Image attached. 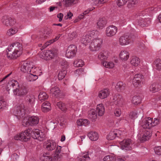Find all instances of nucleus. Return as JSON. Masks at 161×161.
<instances>
[{"instance_id":"46","label":"nucleus","mask_w":161,"mask_h":161,"mask_svg":"<svg viewBox=\"0 0 161 161\" xmlns=\"http://www.w3.org/2000/svg\"><path fill=\"white\" fill-rule=\"evenodd\" d=\"M154 64L156 69L161 70V59L158 58L156 59L154 61Z\"/></svg>"},{"instance_id":"50","label":"nucleus","mask_w":161,"mask_h":161,"mask_svg":"<svg viewBox=\"0 0 161 161\" xmlns=\"http://www.w3.org/2000/svg\"><path fill=\"white\" fill-rule=\"evenodd\" d=\"M17 31L15 28H12L9 29L7 32V34L8 36H12L16 33Z\"/></svg>"},{"instance_id":"48","label":"nucleus","mask_w":161,"mask_h":161,"mask_svg":"<svg viewBox=\"0 0 161 161\" xmlns=\"http://www.w3.org/2000/svg\"><path fill=\"white\" fill-rule=\"evenodd\" d=\"M103 160V161H115L116 158L112 155H108L104 158Z\"/></svg>"},{"instance_id":"10","label":"nucleus","mask_w":161,"mask_h":161,"mask_svg":"<svg viewBox=\"0 0 161 161\" xmlns=\"http://www.w3.org/2000/svg\"><path fill=\"white\" fill-rule=\"evenodd\" d=\"M131 36L126 34L121 36L119 38V44L121 46H125L129 44L131 42Z\"/></svg>"},{"instance_id":"20","label":"nucleus","mask_w":161,"mask_h":161,"mask_svg":"<svg viewBox=\"0 0 161 161\" xmlns=\"http://www.w3.org/2000/svg\"><path fill=\"white\" fill-rule=\"evenodd\" d=\"M130 53L126 50H123L121 51L119 57L120 59L123 61H126L129 58Z\"/></svg>"},{"instance_id":"8","label":"nucleus","mask_w":161,"mask_h":161,"mask_svg":"<svg viewBox=\"0 0 161 161\" xmlns=\"http://www.w3.org/2000/svg\"><path fill=\"white\" fill-rule=\"evenodd\" d=\"M118 28L115 26L110 25L106 29L105 34L107 36L111 37L115 36L117 32Z\"/></svg>"},{"instance_id":"34","label":"nucleus","mask_w":161,"mask_h":161,"mask_svg":"<svg viewBox=\"0 0 161 161\" xmlns=\"http://www.w3.org/2000/svg\"><path fill=\"white\" fill-rule=\"evenodd\" d=\"M38 78V75L36 74H29L27 76V80L29 81L35 80Z\"/></svg>"},{"instance_id":"45","label":"nucleus","mask_w":161,"mask_h":161,"mask_svg":"<svg viewBox=\"0 0 161 161\" xmlns=\"http://www.w3.org/2000/svg\"><path fill=\"white\" fill-rule=\"evenodd\" d=\"M67 73L66 70L62 69L59 72L58 75V79L59 80H62L65 77Z\"/></svg>"},{"instance_id":"5","label":"nucleus","mask_w":161,"mask_h":161,"mask_svg":"<svg viewBox=\"0 0 161 161\" xmlns=\"http://www.w3.org/2000/svg\"><path fill=\"white\" fill-rule=\"evenodd\" d=\"M32 132V129H29L25 130L24 132L17 134L15 136L14 139L16 140H19L21 141L27 142L30 139Z\"/></svg>"},{"instance_id":"47","label":"nucleus","mask_w":161,"mask_h":161,"mask_svg":"<svg viewBox=\"0 0 161 161\" xmlns=\"http://www.w3.org/2000/svg\"><path fill=\"white\" fill-rule=\"evenodd\" d=\"M94 9V8L93 7H92L91 8H89L88 9V10H86L84 12L80 15L78 16V18L79 19V20L83 19L85 15L88 13L90 11Z\"/></svg>"},{"instance_id":"12","label":"nucleus","mask_w":161,"mask_h":161,"mask_svg":"<svg viewBox=\"0 0 161 161\" xmlns=\"http://www.w3.org/2000/svg\"><path fill=\"white\" fill-rule=\"evenodd\" d=\"M132 144L131 140L130 139L124 140L120 142L121 149L126 150H130L132 149L131 146Z\"/></svg>"},{"instance_id":"55","label":"nucleus","mask_w":161,"mask_h":161,"mask_svg":"<svg viewBox=\"0 0 161 161\" xmlns=\"http://www.w3.org/2000/svg\"><path fill=\"white\" fill-rule=\"evenodd\" d=\"M76 33L75 32H73L70 33H69L68 35V38L71 40L76 38Z\"/></svg>"},{"instance_id":"51","label":"nucleus","mask_w":161,"mask_h":161,"mask_svg":"<svg viewBox=\"0 0 161 161\" xmlns=\"http://www.w3.org/2000/svg\"><path fill=\"white\" fill-rule=\"evenodd\" d=\"M129 0H118L117 4L119 6H121L125 4Z\"/></svg>"},{"instance_id":"11","label":"nucleus","mask_w":161,"mask_h":161,"mask_svg":"<svg viewBox=\"0 0 161 161\" xmlns=\"http://www.w3.org/2000/svg\"><path fill=\"white\" fill-rule=\"evenodd\" d=\"M31 136L34 139H38L41 141L43 140L44 134L38 129H34L32 130Z\"/></svg>"},{"instance_id":"28","label":"nucleus","mask_w":161,"mask_h":161,"mask_svg":"<svg viewBox=\"0 0 161 161\" xmlns=\"http://www.w3.org/2000/svg\"><path fill=\"white\" fill-rule=\"evenodd\" d=\"M88 136L92 141H95L98 138V136L96 132L91 131L88 134Z\"/></svg>"},{"instance_id":"41","label":"nucleus","mask_w":161,"mask_h":161,"mask_svg":"<svg viewBox=\"0 0 161 161\" xmlns=\"http://www.w3.org/2000/svg\"><path fill=\"white\" fill-rule=\"evenodd\" d=\"M7 105V102L3 98H0V111L5 109Z\"/></svg>"},{"instance_id":"40","label":"nucleus","mask_w":161,"mask_h":161,"mask_svg":"<svg viewBox=\"0 0 161 161\" xmlns=\"http://www.w3.org/2000/svg\"><path fill=\"white\" fill-rule=\"evenodd\" d=\"M91 39V36L87 34L83 36L81 41L83 44H86L87 42H89Z\"/></svg>"},{"instance_id":"24","label":"nucleus","mask_w":161,"mask_h":161,"mask_svg":"<svg viewBox=\"0 0 161 161\" xmlns=\"http://www.w3.org/2000/svg\"><path fill=\"white\" fill-rule=\"evenodd\" d=\"M94 109H91L88 112V117L92 121H95L97 118V114Z\"/></svg>"},{"instance_id":"33","label":"nucleus","mask_w":161,"mask_h":161,"mask_svg":"<svg viewBox=\"0 0 161 161\" xmlns=\"http://www.w3.org/2000/svg\"><path fill=\"white\" fill-rule=\"evenodd\" d=\"M58 107L62 111H66L67 109L68 106L61 102H59L57 103Z\"/></svg>"},{"instance_id":"31","label":"nucleus","mask_w":161,"mask_h":161,"mask_svg":"<svg viewBox=\"0 0 161 161\" xmlns=\"http://www.w3.org/2000/svg\"><path fill=\"white\" fill-rule=\"evenodd\" d=\"M126 87V84L123 83L122 82L119 81L118 82L115 86L116 89L119 90H124L125 89Z\"/></svg>"},{"instance_id":"19","label":"nucleus","mask_w":161,"mask_h":161,"mask_svg":"<svg viewBox=\"0 0 161 161\" xmlns=\"http://www.w3.org/2000/svg\"><path fill=\"white\" fill-rule=\"evenodd\" d=\"M110 92L108 89H104L99 92L98 96L101 99L107 98Z\"/></svg>"},{"instance_id":"9","label":"nucleus","mask_w":161,"mask_h":161,"mask_svg":"<svg viewBox=\"0 0 161 161\" xmlns=\"http://www.w3.org/2000/svg\"><path fill=\"white\" fill-rule=\"evenodd\" d=\"M14 114L18 118L23 117L25 114L24 105L21 104L15 108L14 111Z\"/></svg>"},{"instance_id":"49","label":"nucleus","mask_w":161,"mask_h":161,"mask_svg":"<svg viewBox=\"0 0 161 161\" xmlns=\"http://www.w3.org/2000/svg\"><path fill=\"white\" fill-rule=\"evenodd\" d=\"M22 124L25 127L30 125V121H29V118H24L22 121Z\"/></svg>"},{"instance_id":"63","label":"nucleus","mask_w":161,"mask_h":161,"mask_svg":"<svg viewBox=\"0 0 161 161\" xmlns=\"http://www.w3.org/2000/svg\"><path fill=\"white\" fill-rule=\"evenodd\" d=\"M88 154V152H85L83 153L82 154V157L85 158H89Z\"/></svg>"},{"instance_id":"17","label":"nucleus","mask_w":161,"mask_h":161,"mask_svg":"<svg viewBox=\"0 0 161 161\" xmlns=\"http://www.w3.org/2000/svg\"><path fill=\"white\" fill-rule=\"evenodd\" d=\"M143 76L140 74H136L132 80V83L135 87H137L141 85V82Z\"/></svg>"},{"instance_id":"58","label":"nucleus","mask_w":161,"mask_h":161,"mask_svg":"<svg viewBox=\"0 0 161 161\" xmlns=\"http://www.w3.org/2000/svg\"><path fill=\"white\" fill-rule=\"evenodd\" d=\"M95 4L101 3L104 0H92Z\"/></svg>"},{"instance_id":"15","label":"nucleus","mask_w":161,"mask_h":161,"mask_svg":"<svg viewBox=\"0 0 161 161\" xmlns=\"http://www.w3.org/2000/svg\"><path fill=\"white\" fill-rule=\"evenodd\" d=\"M2 21L3 25L7 26H13L15 23L14 20L7 16H4L2 17Z\"/></svg>"},{"instance_id":"29","label":"nucleus","mask_w":161,"mask_h":161,"mask_svg":"<svg viewBox=\"0 0 161 161\" xmlns=\"http://www.w3.org/2000/svg\"><path fill=\"white\" fill-rule=\"evenodd\" d=\"M140 58L136 56H133L131 58L130 63L133 66H137L140 63Z\"/></svg>"},{"instance_id":"56","label":"nucleus","mask_w":161,"mask_h":161,"mask_svg":"<svg viewBox=\"0 0 161 161\" xmlns=\"http://www.w3.org/2000/svg\"><path fill=\"white\" fill-rule=\"evenodd\" d=\"M97 34V31L95 30H92L89 31L88 34L90 36H91V38L93 37Z\"/></svg>"},{"instance_id":"32","label":"nucleus","mask_w":161,"mask_h":161,"mask_svg":"<svg viewBox=\"0 0 161 161\" xmlns=\"http://www.w3.org/2000/svg\"><path fill=\"white\" fill-rule=\"evenodd\" d=\"M107 58L106 53L104 51L100 52L98 56V58L102 61V62L105 61V60L107 59Z\"/></svg>"},{"instance_id":"59","label":"nucleus","mask_w":161,"mask_h":161,"mask_svg":"<svg viewBox=\"0 0 161 161\" xmlns=\"http://www.w3.org/2000/svg\"><path fill=\"white\" fill-rule=\"evenodd\" d=\"M61 65L63 68H66L68 66L67 62L66 61H63L61 63Z\"/></svg>"},{"instance_id":"35","label":"nucleus","mask_w":161,"mask_h":161,"mask_svg":"<svg viewBox=\"0 0 161 161\" xmlns=\"http://www.w3.org/2000/svg\"><path fill=\"white\" fill-rule=\"evenodd\" d=\"M55 55L53 51L52 50H47L45 53V56L48 59L53 58Z\"/></svg>"},{"instance_id":"7","label":"nucleus","mask_w":161,"mask_h":161,"mask_svg":"<svg viewBox=\"0 0 161 161\" xmlns=\"http://www.w3.org/2000/svg\"><path fill=\"white\" fill-rule=\"evenodd\" d=\"M77 47L74 45H71L67 48L65 55L68 58H71L75 56L77 52Z\"/></svg>"},{"instance_id":"60","label":"nucleus","mask_w":161,"mask_h":161,"mask_svg":"<svg viewBox=\"0 0 161 161\" xmlns=\"http://www.w3.org/2000/svg\"><path fill=\"white\" fill-rule=\"evenodd\" d=\"M12 73L11 72L6 76H5L1 80H0V84H1L3 82H4L5 81V79L9 77L11 74Z\"/></svg>"},{"instance_id":"14","label":"nucleus","mask_w":161,"mask_h":161,"mask_svg":"<svg viewBox=\"0 0 161 161\" xmlns=\"http://www.w3.org/2000/svg\"><path fill=\"white\" fill-rule=\"evenodd\" d=\"M122 133L121 131L117 129L111 130L107 136V138L108 140H113L116 137H119Z\"/></svg>"},{"instance_id":"37","label":"nucleus","mask_w":161,"mask_h":161,"mask_svg":"<svg viewBox=\"0 0 161 161\" xmlns=\"http://www.w3.org/2000/svg\"><path fill=\"white\" fill-rule=\"evenodd\" d=\"M50 91L51 92L54 96L58 95L60 92L59 88L57 86H55L52 88Z\"/></svg>"},{"instance_id":"1","label":"nucleus","mask_w":161,"mask_h":161,"mask_svg":"<svg viewBox=\"0 0 161 161\" xmlns=\"http://www.w3.org/2000/svg\"><path fill=\"white\" fill-rule=\"evenodd\" d=\"M159 119L158 118H153L150 117L143 119L141 123L142 127L145 130L142 135H138L141 141L144 142L149 139L152 135V130L151 128L158 125L159 123Z\"/></svg>"},{"instance_id":"42","label":"nucleus","mask_w":161,"mask_h":161,"mask_svg":"<svg viewBox=\"0 0 161 161\" xmlns=\"http://www.w3.org/2000/svg\"><path fill=\"white\" fill-rule=\"evenodd\" d=\"M74 64L75 67H81L84 65V63L82 60L78 59L74 61Z\"/></svg>"},{"instance_id":"57","label":"nucleus","mask_w":161,"mask_h":161,"mask_svg":"<svg viewBox=\"0 0 161 161\" xmlns=\"http://www.w3.org/2000/svg\"><path fill=\"white\" fill-rule=\"evenodd\" d=\"M114 114L117 117H119L121 114V111L120 109H116L114 112Z\"/></svg>"},{"instance_id":"61","label":"nucleus","mask_w":161,"mask_h":161,"mask_svg":"<svg viewBox=\"0 0 161 161\" xmlns=\"http://www.w3.org/2000/svg\"><path fill=\"white\" fill-rule=\"evenodd\" d=\"M63 16V14L62 13H60L57 15V17L59 19V21L61 22L62 21Z\"/></svg>"},{"instance_id":"23","label":"nucleus","mask_w":161,"mask_h":161,"mask_svg":"<svg viewBox=\"0 0 161 161\" xmlns=\"http://www.w3.org/2000/svg\"><path fill=\"white\" fill-rule=\"evenodd\" d=\"M96 111L99 116H102L103 115L104 113L105 109L102 104H100L97 105Z\"/></svg>"},{"instance_id":"53","label":"nucleus","mask_w":161,"mask_h":161,"mask_svg":"<svg viewBox=\"0 0 161 161\" xmlns=\"http://www.w3.org/2000/svg\"><path fill=\"white\" fill-rule=\"evenodd\" d=\"M77 0H65V4L66 6H69L70 5L76 3Z\"/></svg>"},{"instance_id":"54","label":"nucleus","mask_w":161,"mask_h":161,"mask_svg":"<svg viewBox=\"0 0 161 161\" xmlns=\"http://www.w3.org/2000/svg\"><path fill=\"white\" fill-rule=\"evenodd\" d=\"M155 152L157 155H161V146H157L154 148Z\"/></svg>"},{"instance_id":"22","label":"nucleus","mask_w":161,"mask_h":161,"mask_svg":"<svg viewBox=\"0 0 161 161\" xmlns=\"http://www.w3.org/2000/svg\"><path fill=\"white\" fill-rule=\"evenodd\" d=\"M107 20L104 18H99L97 21V26L100 29H103L107 23Z\"/></svg>"},{"instance_id":"2","label":"nucleus","mask_w":161,"mask_h":161,"mask_svg":"<svg viewBox=\"0 0 161 161\" xmlns=\"http://www.w3.org/2000/svg\"><path fill=\"white\" fill-rule=\"evenodd\" d=\"M13 89L14 95L20 97L24 96L28 92L27 88L25 86H20L18 82L14 80L9 81L7 86L8 91Z\"/></svg>"},{"instance_id":"30","label":"nucleus","mask_w":161,"mask_h":161,"mask_svg":"<svg viewBox=\"0 0 161 161\" xmlns=\"http://www.w3.org/2000/svg\"><path fill=\"white\" fill-rule=\"evenodd\" d=\"M48 97V95L45 92H41L39 95L38 99L42 102L47 99Z\"/></svg>"},{"instance_id":"62","label":"nucleus","mask_w":161,"mask_h":161,"mask_svg":"<svg viewBox=\"0 0 161 161\" xmlns=\"http://www.w3.org/2000/svg\"><path fill=\"white\" fill-rule=\"evenodd\" d=\"M89 124V121L87 119H82V125L86 126Z\"/></svg>"},{"instance_id":"26","label":"nucleus","mask_w":161,"mask_h":161,"mask_svg":"<svg viewBox=\"0 0 161 161\" xmlns=\"http://www.w3.org/2000/svg\"><path fill=\"white\" fill-rule=\"evenodd\" d=\"M41 109L42 111L44 112H47L50 110L51 109V107L50 103L48 101L44 102L42 105Z\"/></svg>"},{"instance_id":"4","label":"nucleus","mask_w":161,"mask_h":161,"mask_svg":"<svg viewBox=\"0 0 161 161\" xmlns=\"http://www.w3.org/2000/svg\"><path fill=\"white\" fill-rule=\"evenodd\" d=\"M61 146H58L56 149L55 153L53 157L47 155V153L43 154V157L42 158V161H55L60 157L59 154L61 152Z\"/></svg>"},{"instance_id":"64","label":"nucleus","mask_w":161,"mask_h":161,"mask_svg":"<svg viewBox=\"0 0 161 161\" xmlns=\"http://www.w3.org/2000/svg\"><path fill=\"white\" fill-rule=\"evenodd\" d=\"M76 123L78 126H82V119H80L79 120H77Z\"/></svg>"},{"instance_id":"44","label":"nucleus","mask_w":161,"mask_h":161,"mask_svg":"<svg viewBox=\"0 0 161 161\" xmlns=\"http://www.w3.org/2000/svg\"><path fill=\"white\" fill-rule=\"evenodd\" d=\"M103 66L108 68H112L114 67V64L112 62L103 61L102 62Z\"/></svg>"},{"instance_id":"38","label":"nucleus","mask_w":161,"mask_h":161,"mask_svg":"<svg viewBox=\"0 0 161 161\" xmlns=\"http://www.w3.org/2000/svg\"><path fill=\"white\" fill-rule=\"evenodd\" d=\"M158 86V85L157 84L153 83L150 86L149 90L150 91L153 92H155L159 90Z\"/></svg>"},{"instance_id":"39","label":"nucleus","mask_w":161,"mask_h":161,"mask_svg":"<svg viewBox=\"0 0 161 161\" xmlns=\"http://www.w3.org/2000/svg\"><path fill=\"white\" fill-rule=\"evenodd\" d=\"M26 98L27 102H28V103L30 105L33 104L35 101V98L34 96L33 95L27 96Z\"/></svg>"},{"instance_id":"18","label":"nucleus","mask_w":161,"mask_h":161,"mask_svg":"<svg viewBox=\"0 0 161 161\" xmlns=\"http://www.w3.org/2000/svg\"><path fill=\"white\" fill-rule=\"evenodd\" d=\"M138 24L142 27L146 26L150 22L149 18H146L144 17H141L139 19L137 20Z\"/></svg>"},{"instance_id":"36","label":"nucleus","mask_w":161,"mask_h":161,"mask_svg":"<svg viewBox=\"0 0 161 161\" xmlns=\"http://www.w3.org/2000/svg\"><path fill=\"white\" fill-rule=\"evenodd\" d=\"M141 98L139 96H134L132 99V103L135 105H137L141 103Z\"/></svg>"},{"instance_id":"13","label":"nucleus","mask_w":161,"mask_h":161,"mask_svg":"<svg viewBox=\"0 0 161 161\" xmlns=\"http://www.w3.org/2000/svg\"><path fill=\"white\" fill-rule=\"evenodd\" d=\"M33 65L32 62L25 61L22 65L21 67V70L24 72H31L33 70Z\"/></svg>"},{"instance_id":"27","label":"nucleus","mask_w":161,"mask_h":161,"mask_svg":"<svg viewBox=\"0 0 161 161\" xmlns=\"http://www.w3.org/2000/svg\"><path fill=\"white\" fill-rule=\"evenodd\" d=\"M53 31L50 29H47L44 30L43 34L40 37L42 40L47 39L52 34Z\"/></svg>"},{"instance_id":"16","label":"nucleus","mask_w":161,"mask_h":161,"mask_svg":"<svg viewBox=\"0 0 161 161\" xmlns=\"http://www.w3.org/2000/svg\"><path fill=\"white\" fill-rule=\"evenodd\" d=\"M57 143L53 140H49L46 142L45 148L49 151H52L56 147Z\"/></svg>"},{"instance_id":"43","label":"nucleus","mask_w":161,"mask_h":161,"mask_svg":"<svg viewBox=\"0 0 161 161\" xmlns=\"http://www.w3.org/2000/svg\"><path fill=\"white\" fill-rule=\"evenodd\" d=\"M61 35L59 34L58 36H56L55 38L54 39H53L51 40L47 41L46 43L44 44V46L45 47H47V46L50 45L51 44L53 43L54 42H56L57 40L60 37Z\"/></svg>"},{"instance_id":"21","label":"nucleus","mask_w":161,"mask_h":161,"mask_svg":"<svg viewBox=\"0 0 161 161\" xmlns=\"http://www.w3.org/2000/svg\"><path fill=\"white\" fill-rule=\"evenodd\" d=\"M114 103L119 106H121L123 102V99L122 96L119 94L115 95L113 97Z\"/></svg>"},{"instance_id":"3","label":"nucleus","mask_w":161,"mask_h":161,"mask_svg":"<svg viewBox=\"0 0 161 161\" xmlns=\"http://www.w3.org/2000/svg\"><path fill=\"white\" fill-rule=\"evenodd\" d=\"M23 49L21 43L19 42L13 43L8 48L7 57L10 59H15L21 54Z\"/></svg>"},{"instance_id":"52","label":"nucleus","mask_w":161,"mask_h":161,"mask_svg":"<svg viewBox=\"0 0 161 161\" xmlns=\"http://www.w3.org/2000/svg\"><path fill=\"white\" fill-rule=\"evenodd\" d=\"M137 112L134 110L130 112L129 116L131 119H134L137 117Z\"/></svg>"},{"instance_id":"25","label":"nucleus","mask_w":161,"mask_h":161,"mask_svg":"<svg viewBox=\"0 0 161 161\" xmlns=\"http://www.w3.org/2000/svg\"><path fill=\"white\" fill-rule=\"evenodd\" d=\"M39 119L38 117L32 116L29 117V121L30 125L34 126L37 125L39 122Z\"/></svg>"},{"instance_id":"6","label":"nucleus","mask_w":161,"mask_h":161,"mask_svg":"<svg viewBox=\"0 0 161 161\" xmlns=\"http://www.w3.org/2000/svg\"><path fill=\"white\" fill-rule=\"evenodd\" d=\"M102 40L100 38H96L92 40L89 46V48L92 52L99 51L101 48Z\"/></svg>"}]
</instances>
